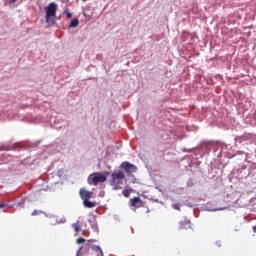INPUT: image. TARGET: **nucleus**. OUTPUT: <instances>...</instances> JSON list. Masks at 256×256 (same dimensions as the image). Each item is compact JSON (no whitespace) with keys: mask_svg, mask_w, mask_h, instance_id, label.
<instances>
[{"mask_svg":"<svg viewBox=\"0 0 256 256\" xmlns=\"http://www.w3.org/2000/svg\"><path fill=\"white\" fill-rule=\"evenodd\" d=\"M123 179H125V173L121 170H114V172L111 174V183L112 185H114L115 191L121 189V187H119L117 183H119V181Z\"/></svg>","mask_w":256,"mask_h":256,"instance_id":"nucleus-3","label":"nucleus"},{"mask_svg":"<svg viewBox=\"0 0 256 256\" xmlns=\"http://www.w3.org/2000/svg\"><path fill=\"white\" fill-rule=\"evenodd\" d=\"M130 206L134 207V209H139L143 207V200L140 197H134L130 199Z\"/></svg>","mask_w":256,"mask_h":256,"instance_id":"nucleus-5","label":"nucleus"},{"mask_svg":"<svg viewBox=\"0 0 256 256\" xmlns=\"http://www.w3.org/2000/svg\"><path fill=\"white\" fill-rule=\"evenodd\" d=\"M83 1H87V0H83Z\"/></svg>","mask_w":256,"mask_h":256,"instance_id":"nucleus-20","label":"nucleus"},{"mask_svg":"<svg viewBox=\"0 0 256 256\" xmlns=\"http://www.w3.org/2000/svg\"><path fill=\"white\" fill-rule=\"evenodd\" d=\"M85 241H87V240H85V238H78L76 240V243H78V245H81V243H85Z\"/></svg>","mask_w":256,"mask_h":256,"instance_id":"nucleus-16","label":"nucleus"},{"mask_svg":"<svg viewBox=\"0 0 256 256\" xmlns=\"http://www.w3.org/2000/svg\"><path fill=\"white\" fill-rule=\"evenodd\" d=\"M105 181H107V176H105L104 174H101L99 172L90 174L88 177V183L89 185H99V183H105Z\"/></svg>","mask_w":256,"mask_h":256,"instance_id":"nucleus-2","label":"nucleus"},{"mask_svg":"<svg viewBox=\"0 0 256 256\" xmlns=\"http://www.w3.org/2000/svg\"><path fill=\"white\" fill-rule=\"evenodd\" d=\"M67 19H71V17H73V14H71V12H65Z\"/></svg>","mask_w":256,"mask_h":256,"instance_id":"nucleus-17","label":"nucleus"},{"mask_svg":"<svg viewBox=\"0 0 256 256\" xmlns=\"http://www.w3.org/2000/svg\"><path fill=\"white\" fill-rule=\"evenodd\" d=\"M80 197L83 201H87L93 197V192L87 191L84 188L80 189Z\"/></svg>","mask_w":256,"mask_h":256,"instance_id":"nucleus-6","label":"nucleus"},{"mask_svg":"<svg viewBox=\"0 0 256 256\" xmlns=\"http://www.w3.org/2000/svg\"><path fill=\"white\" fill-rule=\"evenodd\" d=\"M69 27L73 28V27H79V19L75 18L71 21Z\"/></svg>","mask_w":256,"mask_h":256,"instance_id":"nucleus-11","label":"nucleus"},{"mask_svg":"<svg viewBox=\"0 0 256 256\" xmlns=\"http://www.w3.org/2000/svg\"><path fill=\"white\" fill-rule=\"evenodd\" d=\"M122 194L125 196V197H129L131 195V191L125 189L122 191Z\"/></svg>","mask_w":256,"mask_h":256,"instance_id":"nucleus-13","label":"nucleus"},{"mask_svg":"<svg viewBox=\"0 0 256 256\" xmlns=\"http://www.w3.org/2000/svg\"><path fill=\"white\" fill-rule=\"evenodd\" d=\"M95 242V240H88L87 245H91V243Z\"/></svg>","mask_w":256,"mask_h":256,"instance_id":"nucleus-18","label":"nucleus"},{"mask_svg":"<svg viewBox=\"0 0 256 256\" xmlns=\"http://www.w3.org/2000/svg\"><path fill=\"white\" fill-rule=\"evenodd\" d=\"M72 227H73L76 235H79V231H81V225H79V222L72 224Z\"/></svg>","mask_w":256,"mask_h":256,"instance_id":"nucleus-10","label":"nucleus"},{"mask_svg":"<svg viewBox=\"0 0 256 256\" xmlns=\"http://www.w3.org/2000/svg\"><path fill=\"white\" fill-rule=\"evenodd\" d=\"M89 253L92 256H103V250L101 249V247L96 245L90 249Z\"/></svg>","mask_w":256,"mask_h":256,"instance_id":"nucleus-7","label":"nucleus"},{"mask_svg":"<svg viewBox=\"0 0 256 256\" xmlns=\"http://www.w3.org/2000/svg\"><path fill=\"white\" fill-rule=\"evenodd\" d=\"M13 3H17V0H6L5 5H13Z\"/></svg>","mask_w":256,"mask_h":256,"instance_id":"nucleus-15","label":"nucleus"},{"mask_svg":"<svg viewBox=\"0 0 256 256\" xmlns=\"http://www.w3.org/2000/svg\"><path fill=\"white\" fill-rule=\"evenodd\" d=\"M41 213H43V211H41V210H34L31 215H32V217H35L36 215H41Z\"/></svg>","mask_w":256,"mask_h":256,"instance_id":"nucleus-12","label":"nucleus"},{"mask_svg":"<svg viewBox=\"0 0 256 256\" xmlns=\"http://www.w3.org/2000/svg\"><path fill=\"white\" fill-rule=\"evenodd\" d=\"M121 169H124L127 175H131L132 173H137V166L135 164H131L130 162L124 161L120 165Z\"/></svg>","mask_w":256,"mask_h":256,"instance_id":"nucleus-4","label":"nucleus"},{"mask_svg":"<svg viewBox=\"0 0 256 256\" xmlns=\"http://www.w3.org/2000/svg\"><path fill=\"white\" fill-rule=\"evenodd\" d=\"M57 17V5L55 2H51L46 7V23L55 25V18Z\"/></svg>","mask_w":256,"mask_h":256,"instance_id":"nucleus-1","label":"nucleus"},{"mask_svg":"<svg viewBox=\"0 0 256 256\" xmlns=\"http://www.w3.org/2000/svg\"><path fill=\"white\" fill-rule=\"evenodd\" d=\"M172 207H173V209H175L176 211H181V205H180V204H173Z\"/></svg>","mask_w":256,"mask_h":256,"instance_id":"nucleus-14","label":"nucleus"},{"mask_svg":"<svg viewBox=\"0 0 256 256\" xmlns=\"http://www.w3.org/2000/svg\"><path fill=\"white\" fill-rule=\"evenodd\" d=\"M83 203L88 209H93V207H96L97 205L95 202H91L89 200H83Z\"/></svg>","mask_w":256,"mask_h":256,"instance_id":"nucleus-9","label":"nucleus"},{"mask_svg":"<svg viewBox=\"0 0 256 256\" xmlns=\"http://www.w3.org/2000/svg\"><path fill=\"white\" fill-rule=\"evenodd\" d=\"M5 207V203H0V209H3Z\"/></svg>","mask_w":256,"mask_h":256,"instance_id":"nucleus-19","label":"nucleus"},{"mask_svg":"<svg viewBox=\"0 0 256 256\" xmlns=\"http://www.w3.org/2000/svg\"><path fill=\"white\" fill-rule=\"evenodd\" d=\"M179 229H191V220L184 219L180 221Z\"/></svg>","mask_w":256,"mask_h":256,"instance_id":"nucleus-8","label":"nucleus"}]
</instances>
